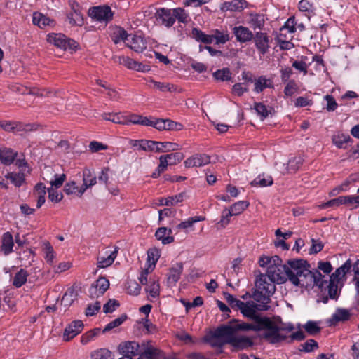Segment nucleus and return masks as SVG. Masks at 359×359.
<instances>
[{
    "label": "nucleus",
    "mask_w": 359,
    "mask_h": 359,
    "mask_svg": "<svg viewBox=\"0 0 359 359\" xmlns=\"http://www.w3.org/2000/svg\"><path fill=\"white\" fill-rule=\"evenodd\" d=\"M304 263V259H298L288 260L287 264L271 265L268 266L265 276L272 283L282 284L289 280L293 285L298 286L299 281L297 279L299 264Z\"/></svg>",
    "instance_id": "nucleus-1"
},
{
    "label": "nucleus",
    "mask_w": 359,
    "mask_h": 359,
    "mask_svg": "<svg viewBox=\"0 0 359 359\" xmlns=\"http://www.w3.org/2000/svg\"><path fill=\"white\" fill-rule=\"evenodd\" d=\"M257 323H259V331H264L262 338L271 344H277L287 340V334L294 329L292 324L278 325L268 317L258 319Z\"/></svg>",
    "instance_id": "nucleus-2"
},
{
    "label": "nucleus",
    "mask_w": 359,
    "mask_h": 359,
    "mask_svg": "<svg viewBox=\"0 0 359 359\" xmlns=\"http://www.w3.org/2000/svg\"><path fill=\"white\" fill-rule=\"evenodd\" d=\"M156 22L161 25L170 28L174 25L176 20L179 22L187 24L189 20V14L182 8H157L154 14Z\"/></svg>",
    "instance_id": "nucleus-3"
},
{
    "label": "nucleus",
    "mask_w": 359,
    "mask_h": 359,
    "mask_svg": "<svg viewBox=\"0 0 359 359\" xmlns=\"http://www.w3.org/2000/svg\"><path fill=\"white\" fill-rule=\"evenodd\" d=\"M297 268L299 269L297 279L301 287L316 285L319 288H323L327 283V281L323 280L324 276L318 269L310 270L311 265L307 261L304 260V263H301Z\"/></svg>",
    "instance_id": "nucleus-4"
},
{
    "label": "nucleus",
    "mask_w": 359,
    "mask_h": 359,
    "mask_svg": "<svg viewBox=\"0 0 359 359\" xmlns=\"http://www.w3.org/2000/svg\"><path fill=\"white\" fill-rule=\"evenodd\" d=\"M47 41L49 43L64 50H75L78 46V43L74 40L67 38L61 33L48 34Z\"/></svg>",
    "instance_id": "nucleus-5"
},
{
    "label": "nucleus",
    "mask_w": 359,
    "mask_h": 359,
    "mask_svg": "<svg viewBox=\"0 0 359 359\" xmlns=\"http://www.w3.org/2000/svg\"><path fill=\"white\" fill-rule=\"evenodd\" d=\"M88 14L93 19L100 22L107 23L113 18V13L109 6L90 8L88 10Z\"/></svg>",
    "instance_id": "nucleus-6"
},
{
    "label": "nucleus",
    "mask_w": 359,
    "mask_h": 359,
    "mask_svg": "<svg viewBox=\"0 0 359 359\" xmlns=\"http://www.w3.org/2000/svg\"><path fill=\"white\" fill-rule=\"evenodd\" d=\"M118 249L117 246H115L113 250L106 248L102 254H100L97 258V268L102 269L111 266L117 257Z\"/></svg>",
    "instance_id": "nucleus-7"
},
{
    "label": "nucleus",
    "mask_w": 359,
    "mask_h": 359,
    "mask_svg": "<svg viewBox=\"0 0 359 359\" xmlns=\"http://www.w3.org/2000/svg\"><path fill=\"white\" fill-rule=\"evenodd\" d=\"M114 60L115 62L124 65L130 69H134L142 72H148L149 70V67L148 65H145L142 63L138 62L127 56H114Z\"/></svg>",
    "instance_id": "nucleus-8"
},
{
    "label": "nucleus",
    "mask_w": 359,
    "mask_h": 359,
    "mask_svg": "<svg viewBox=\"0 0 359 359\" xmlns=\"http://www.w3.org/2000/svg\"><path fill=\"white\" fill-rule=\"evenodd\" d=\"M109 287V281L104 277H100L89 289V296L91 298L102 296Z\"/></svg>",
    "instance_id": "nucleus-9"
},
{
    "label": "nucleus",
    "mask_w": 359,
    "mask_h": 359,
    "mask_svg": "<svg viewBox=\"0 0 359 359\" xmlns=\"http://www.w3.org/2000/svg\"><path fill=\"white\" fill-rule=\"evenodd\" d=\"M258 310H259L258 304L252 301H249L244 303V306H242L240 311L243 316L252 319L254 323H257L258 319H263V317L257 314Z\"/></svg>",
    "instance_id": "nucleus-10"
},
{
    "label": "nucleus",
    "mask_w": 359,
    "mask_h": 359,
    "mask_svg": "<svg viewBox=\"0 0 359 359\" xmlns=\"http://www.w3.org/2000/svg\"><path fill=\"white\" fill-rule=\"evenodd\" d=\"M255 47L259 52L264 55L269 48V37L266 32H256L253 36Z\"/></svg>",
    "instance_id": "nucleus-11"
},
{
    "label": "nucleus",
    "mask_w": 359,
    "mask_h": 359,
    "mask_svg": "<svg viewBox=\"0 0 359 359\" xmlns=\"http://www.w3.org/2000/svg\"><path fill=\"white\" fill-rule=\"evenodd\" d=\"M210 163V156L205 154H194L184 162L186 168L202 167Z\"/></svg>",
    "instance_id": "nucleus-12"
},
{
    "label": "nucleus",
    "mask_w": 359,
    "mask_h": 359,
    "mask_svg": "<svg viewBox=\"0 0 359 359\" xmlns=\"http://www.w3.org/2000/svg\"><path fill=\"white\" fill-rule=\"evenodd\" d=\"M83 323L77 320L72 322L65 329L63 334L65 341H69L82 332Z\"/></svg>",
    "instance_id": "nucleus-13"
},
{
    "label": "nucleus",
    "mask_w": 359,
    "mask_h": 359,
    "mask_svg": "<svg viewBox=\"0 0 359 359\" xmlns=\"http://www.w3.org/2000/svg\"><path fill=\"white\" fill-rule=\"evenodd\" d=\"M266 276L261 274L256 280L255 285L257 290L263 294H273L275 292L276 287L274 283L270 281H266Z\"/></svg>",
    "instance_id": "nucleus-14"
},
{
    "label": "nucleus",
    "mask_w": 359,
    "mask_h": 359,
    "mask_svg": "<svg viewBox=\"0 0 359 359\" xmlns=\"http://www.w3.org/2000/svg\"><path fill=\"white\" fill-rule=\"evenodd\" d=\"M232 31L236 41L241 43L249 42L253 39L254 34L248 27L242 25L236 26Z\"/></svg>",
    "instance_id": "nucleus-15"
},
{
    "label": "nucleus",
    "mask_w": 359,
    "mask_h": 359,
    "mask_svg": "<svg viewBox=\"0 0 359 359\" xmlns=\"http://www.w3.org/2000/svg\"><path fill=\"white\" fill-rule=\"evenodd\" d=\"M140 346L135 341L122 342L118 346V351L125 357L132 358L139 354Z\"/></svg>",
    "instance_id": "nucleus-16"
},
{
    "label": "nucleus",
    "mask_w": 359,
    "mask_h": 359,
    "mask_svg": "<svg viewBox=\"0 0 359 359\" xmlns=\"http://www.w3.org/2000/svg\"><path fill=\"white\" fill-rule=\"evenodd\" d=\"M217 337L223 339L224 342L229 344L228 341L229 339L233 338L234 336L235 329L232 321L229 325H223L218 327L214 332Z\"/></svg>",
    "instance_id": "nucleus-17"
},
{
    "label": "nucleus",
    "mask_w": 359,
    "mask_h": 359,
    "mask_svg": "<svg viewBox=\"0 0 359 359\" xmlns=\"http://www.w3.org/2000/svg\"><path fill=\"white\" fill-rule=\"evenodd\" d=\"M247 2L245 0H232L231 1H225L220 6L222 12H235L241 11L246 7Z\"/></svg>",
    "instance_id": "nucleus-18"
},
{
    "label": "nucleus",
    "mask_w": 359,
    "mask_h": 359,
    "mask_svg": "<svg viewBox=\"0 0 359 359\" xmlns=\"http://www.w3.org/2000/svg\"><path fill=\"white\" fill-rule=\"evenodd\" d=\"M130 145L137 149L144 151L154 152V141L147 140H130Z\"/></svg>",
    "instance_id": "nucleus-19"
},
{
    "label": "nucleus",
    "mask_w": 359,
    "mask_h": 359,
    "mask_svg": "<svg viewBox=\"0 0 359 359\" xmlns=\"http://www.w3.org/2000/svg\"><path fill=\"white\" fill-rule=\"evenodd\" d=\"M18 156V152L11 148H0V162L4 165L12 164Z\"/></svg>",
    "instance_id": "nucleus-20"
},
{
    "label": "nucleus",
    "mask_w": 359,
    "mask_h": 359,
    "mask_svg": "<svg viewBox=\"0 0 359 359\" xmlns=\"http://www.w3.org/2000/svg\"><path fill=\"white\" fill-rule=\"evenodd\" d=\"M127 46L137 53H142L147 48V43L141 36L133 35Z\"/></svg>",
    "instance_id": "nucleus-21"
},
{
    "label": "nucleus",
    "mask_w": 359,
    "mask_h": 359,
    "mask_svg": "<svg viewBox=\"0 0 359 359\" xmlns=\"http://www.w3.org/2000/svg\"><path fill=\"white\" fill-rule=\"evenodd\" d=\"M32 22L41 29L45 28L46 26L53 27L55 25L53 20L39 12H34L33 13Z\"/></svg>",
    "instance_id": "nucleus-22"
},
{
    "label": "nucleus",
    "mask_w": 359,
    "mask_h": 359,
    "mask_svg": "<svg viewBox=\"0 0 359 359\" xmlns=\"http://www.w3.org/2000/svg\"><path fill=\"white\" fill-rule=\"evenodd\" d=\"M229 344H231L235 348L239 349H244L252 346L253 342L248 337H236L233 336V338L229 339L228 341Z\"/></svg>",
    "instance_id": "nucleus-23"
},
{
    "label": "nucleus",
    "mask_w": 359,
    "mask_h": 359,
    "mask_svg": "<svg viewBox=\"0 0 359 359\" xmlns=\"http://www.w3.org/2000/svg\"><path fill=\"white\" fill-rule=\"evenodd\" d=\"M266 18L264 15L259 13H251L249 17L248 24L255 31L262 30L265 25Z\"/></svg>",
    "instance_id": "nucleus-24"
},
{
    "label": "nucleus",
    "mask_w": 359,
    "mask_h": 359,
    "mask_svg": "<svg viewBox=\"0 0 359 359\" xmlns=\"http://www.w3.org/2000/svg\"><path fill=\"white\" fill-rule=\"evenodd\" d=\"M14 246L13 238L10 232H6L3 234L1 238V251L4 255H8L13 252Z\"/></svg>",
    "instance_id": "nucleus-25"
},
{
    "label": "nucleus",
    "mask_w": 359,
    "mask_h": 359,
    "mask_svg": "<svg viewBox=\"0 0 359 359\" xmlns=\"http://www.w3.org/2000/svg\"><path fill=\"white\" fill-rule=\"evenodd\" d=\"M83 184L80 187V195H82L85 191L97 182V178L95 175H93L90 170H85L83 172Z\"/></svg>",
    "instance_id": "nucleus-26"
},
{
    "label": "nucleus",
    "mask_w": 359,
    "mask_h": 359,
    "mask_svg": "<svg viewBox=\"0 0 359 359\" xmlns=\"http://www.w3.org/2000/svg\"><path fill=\"white\" fill-rule=\"evenodd\" d=\"M154 152L165 153L179 149V145L170 142H157L154 141Z\"/></svg>",
    "instance_id": "nucleus-27"
},
{
    "label": "nucleus",
    "mask_w": 359,
    "mask_h": 359,
    "mask_svg": "<svg viewBox=\"0 0 359 359\" xmlns=\"http://www.w3.org/2000/svg\"><path fill=\"white\" fill-rule=\"evenodd\" d=\"M182 271L183 265L182 263H177L176 265L170 268L168 274V283L170 285H175L180 280Z\"/></svg>",
    "instance_id": "nucleus-28"
},
{
    "label": "nucleus",
    "mask_w": 359,
    "mask_h": 359,
    "mask_svg": "<svg viewBox=\"0 0 359 359\" xmlns=\"http://www.w3.org/2000/svg\"><path fill=\"white\" fill-rule=\"evenodd\" d=\"M303 163V159L300 156H295L290 158L288 161L287 166L283 167V169L280 170L283 174L287 172H295L302 166ZM283 166L285 165L283 164Z\"/></svg>",
    "instance_id": "nucleus-29"
},
{
    "label": "nucleus",
    "mask_w": 359,
    "mask_h": 359,
    "mask_svg": "<svg viewBox=\"0 0 359 359\" xmlns=\"http://www.w3.org/2000/svg\"><path fill=\"white\" fill-rule=\"evenodd\" d=\"M332 140L333 144L339 149H346L348 143L353 141L348 135L343 133L334 135L332 137Z\"/></svg>",
    "instance_id": "nucleus-30"
},
{
    "label": "nucleus",
    "mask_w": 359,
    "mask_h": 359,
    "mask_svg": "<svg viewBox=\"0 0 359 359\" xmlns=\"http://www.w3.org/2000/svg\"><path fill=\"white\" fill-rule=\"evenodd\" d=\"M192 37L197 41L205 44H211L214 40L212 34H206L198 28H193L191 30Z\"/></svg>",
    "instance_id": "nucleus-31"
},
{
    "label": "nucleus",
    "mask_w": 359,
    "mask_h": 359,
    "mask_svg": "<svg viewBox=\"0 0 359 359\" xmlns=\"http://www.w3.org/2000/svg\"><path fill=\"white\" fill-rule=\"evenodd\" d=\"M235 332L239 330H243V331H248V330H253L258 332L259 331V323H240L238 320H233L232 321Z\"/></svg>",
    "instance_id": "nucleus-32"
},
{
    "label": "nucleus",
    "mask_w": 359,
    "mask_h": 359,
    "mask_svg": "<svg viewBox=\"0 0 359 359\" xmlns=\"http://www.w3.org/2000/svg\"><path fill=\"white\" fill-rule=\"evenodd\" d=\"M139 359H164V355L158 349L149 347L140 355Z\"/></svg>",
    "instance_id": "nucleus-33"
},
{
    "label": "nucleus",
    "mask_w": 359,
    "mask_h": 359,
    "mask_svg": "<svg viewBox=\"0 0 359 359\" xmlns=\"http://www.w3.org/2000/svg\"><path fill=\"white\" fill-rule=\"evenodd\" d=\"M271 295L268 294H263L261 292H259L257 290L254 294L255 299L260 302L261 304H258L259 311H266L269 309V306L268 304L269 303L270 299L269 297Z\"/></svg>",
    "instance_id": "nucleus-34"
},
{
    "label": "nucleus",
    "mask_w": 359,
    "mask_h": 359,
    "mask_svg": "<svg viewBox=\"0 0 359 359\" xmlns=\"http://www.w3.org/2000/svg\"><path fill=\"white\" fill-rule=\"evenodd\" d=\"M78 294L76 290L72 287L67 289L64 295L62 297L61 303L65 307H69L72 304L74 300L76 299Z\"/></svg>",
    "instance_id": "nucleus-35"
},
{
    "label": "nucleus",
    "mask_w": 359,
    "mask_h": 359,
    "mask_svg": "<svg viewBox=\"0 0 359 359\" xmlns=\"http://www.w3.org/2000/svg\"><path fill=\"white\" fill-rule=\"evenodd\" d=\"M255 89L254 90L259 93L264 88H273V83L270 79H267L265 76H261L255 80Z\"/></svg>",
    "instance_id": "nucleus-36"
},
{
    "label": "nucleus",
    "mask_w": 359,
    "mask_h": 359,
    "mask_svg": "<svg viewBox=\"0 0 359 359\" xmlns=\"http://www.w3.org/2000/svg\"><path fill=\"white\" fill-rule=\"evenodd\" d=\"M155 236L157 240L161 241L163 245L170 244L174 242L172 236H167V227H159L157 229Z\"/></svg>",
    "instance_id": "nucleus-37"
},
{
    "label": "nucleus",
    "mask_w": 359,
    "mask_h": 359,
    "mask_svg": "<svg viewBox=\"0 0 359 359\" xmlns=\"http://www.w3.org/2000/svg\"><path fill=\"white\" fill-rule=\"evenodd\" d=\"M249 205V203L245 201H240L233 203L229 209H227L228 214L238 215L241 214Z\"/></svg>",
    "instance_id": "nucleus-38"
},
{
    "label": "nucleus",
    "mask_w": 359,
    "mask_h": 359,
    "mask_svg": "<svg viewBox=\"0 0 359 359\" xmlns=\"http://www.w3.org/2000/svg\"><path fill=\"white\" fill-rule=\"evenodd\" d=\"M28 276V272L25 269H21L15 273L13 280V285L17 288L22 287L27 282Z\"/></svg>",
    "instance_id": "nucleus-39"
},
{
    "label": "nucleus",
    "mask_w": 359,
    "mask_h": 359,
    "mask_svg": "<svg viewBox=\"0 0 359 359\" xmlns=\"http://www.w3.org/2000/svg\"><path fill=\"white\" fill-rule=\"evenodd\" d=\"M254 109L260 116L261 120L265 119L273 110L272 107H268L262 102H255Z\"/></svg>",
    "instance_id": "nucleus-40"
},
{
    "label": "nucleus",
    "mask_w": 359,
    "mask_h": 359,
    "mask_svg": "<svg viewBox=\"0 0 359 359\" xmlns=\"http://www.w3.org/2000/svg\"><path fill=\"white\" fill-rule=\"evenodd\" d=\"M205 341L208 342L212 348H222L225 344H228L224 342L223 339L216 336L214 332L210 335H208L204 339Z\"/></svg>",
    "instance_id": "nucleus-41"
},
{
    "label": "nucleus",
    "mask_w": 359,
    "mask_h": 359,
    "mask_svg": "<svg viewBox=\"0 0 359 359\" xmlns=\"http://www.w3.org/2000/svg\"><path fill=\"white\" fill-rule=\"evenodd\" d=\"M67 18L69 23L72 26H82L83 24V17L81 11L70 12Z\"/></svg>",
    "instance_id": "nucleus-42"
},
{
    "label": "nucleus",
    "mask_w": 359,
    "mask_h": 359,
    "mask_svg": "<svg viewBox=\"0 0 359 359\" xmlns=\"http://www.w3.org/2000/svg\"><path fill=\"white\" fill-rule=\"evenodd\" d=\"M351 316L350 312L345 309H337L336 312L332 315L331 321L337 323L339 321H346Z\"/></svg>",
    "instance_id": "nucleus-43"
},
{
    "label": "nucleus",
    "mask_w": 359,
    "mask_h": 359,
    "mask_svg": "<svg viewBox=\"0 0 359 359\" xmlns=\"http://www.w3.org/2000/svg\"><path fill=\"white\" fill-rule=\"evenodd\" d=\"M6 177L9 179L11 182L16 187H20L25 182V175L23 172H8Z\"/></svg>",
    "instance_id": "nucleus-44"
},
{
    "label": "nucleus",
    "mask_w": 359,
    "mask_h": 359,
    "mask_svg": "<svg viewBox=\"0 0 359 359\" xmlns=\"http://www.w3.org/2000/svg\"><path fill=\"white\" fill-rule=\"evenodd\" d=\"M184 193H180L179 194H177L175 196H170L166 198H161L160 200V205H174L178 203L179 202H182L184 199Z\"/></svg>",
    "instance_id": "nucleus-45"
},
{
    "label": "nucleus",
    "mask_w": 359,
    "mask_h": 359,
    "mask_svg": "<svg viewBox=\"0 0 359 359\" xmlns=\"http://www.w3.org/2000/svg\"><path fill=\"white\" fill-rule=\"evenodd\" d=\"M149 81L152 83L155 88L161 92H174L177 88L175 85L170 83L158 82L150 79Z\"/></svg>",
    "instance_id": "nucleus-46"
},
{
    "label": "nucleus",
    "mask_w": 359,
    "mask_h": 359,
    "mask_svg": "<svg viewBox=\"0 0 359 359\" xmlns=\"http://www.w3.org/2000/svg\"><path fill=\"white\" fill-rule=\"evenodd\" d=\"M103 119L118 124H126V118L119 114L104 113L102 115Z\"/></svg>",
    "instance_id": "nucleus-47"
},
{
    "label": "nucleus",
    "mask_w": 359,
    "mask_h": 359,
    "mask_svg": "<svg viewBox=\"0 0 359 359\" xmlns=\"http://www.w3.org/2000/svg\"><path fill=\"white\" fill-rule=\"evenodd\" d=\"M213 77L221 81H229L231 79V73L229 68H222L215 72Z\"/></svg>",
    "instance_id": "nucleus-48"
},
{
    "label": "nucleus",
    "mask_w": 359,
    "mask_h": 359,
    "mask_svg": "<svg viewBox=\"0 0 359 359\" xmlns=\"http://www.w3.org/2000/svg\"><path fill=\"white\" fill-rule=\"evenodd\" d=\"M43 250L45 253V259L48 263L52 264L55 258L54 250L49 242H45L43 244Z\"/></svg>",
    "instance_id": "nucleus-49"
},
{
    "label": "nucleus",
    "mask_w": 359,
    "mask_h": 359,
    "mask_svg": "<svg viewBox=\"0 0 359 359\" xmlns=\"http://www.w3.org/2000/svg\"><path fill=\"white\" fill-rule=\"evenodd\" d=\"M296 25L295 18L294 16L290 17L285 25L280 29L279 34L284 33L285 30H287L290 34L294 33L297 30Z\"/></svg>",
    "instance_id": "nucleus-50"
},
{
    "label": "nucleus",
    "mask_w": 359,
    "mask_h": 359,
    "mask_svg": "<svg viewBox=\"0 0 359 359\" xmlns=\"http://www.w3.org/2000/svg\"><path fill=\"white\" fill-rule=\"evenodd\" d=\"M204 219L205 218L201 216H195L193 217H190L188 219L182 222L180 224H179L177 226V228L178 229H186L187 228L191 227L196 222L203 221Z\"/></svg>",
    "instance_id": "nucleus-51"
},
{
    "label": "nucleus",
    "mask_w": 359,
    "mask_h": 359,
    "mask_svg": "<svg viewBox=\"0 0 359 359\" xmlns=\"http://www.w3.org/2000/svg\"><path fill=\"white\" fill-rule=\"evenodd\" d=\"M273 184V179L271 176H268L266 178L263 176L259 175L256 179H255L251 184L252 186H260V187H267L270 186Z\"/></svg>",
    "instance_id": "nucleus-52"
},
{
    "label": "nucleus",
    "mask_w": 359,
    "mask_h": 359,
    "mask_svg": "<svg viewBox=\"0 0 359 359\" xmlns=\"http://www.w3.org/2000/svg\"><path fill=\"white\" fill-rule=\"evenodd\" d=\"M127 318L126 315H122L120 317L116 318L115 320H112L109 323H108L104 330H102L103 333H105L107 332H109L112 329L118 327L121 325Z\"/></svg>",
    "instance_id": "nucleus-53"
},
{
    "label": "nucleus",
    "mask_w": 359,
    "mask_h": 359,
    "mask_svg": "<svg viewBox=\"0 0 359 359\" xmlns=\"http://www.w3.org/2000/svg\"><path fill=\"white\" fill-rule=\"evenodd\" d=\"M304 328L306 332L310 335H315L318 333L321 328L318 325L317 322L309 320L304 325Z\"/></svg>",
    "instance_id": "nucleus-54"
},
{
    "label": "nucleus",
    "mask_w": 359,
    "mask_h": 359,
    "mask_svg": "<svg viewBox=\"0 0 359 359\" xmlns=\"http://www.w3.org/2000/svg\"><path fill=\"white\" fill-rule=\"evenodd\" d=\"M282 36H284V33L278 34L276 36V40L279 44V47L281 50H288L294 48V44L287 41V39H282Z\"/></svg>",
    "instance_id": "nucleus-55"
},
{
    "label": "nucleus",
    "mask_w": 359,
    "mask_h": 359,
    "mask_svg": "<svg viewBox=\"0 0 359 359\" xmlns=\"http://www.w3.org/2000/svg\"><path fill=\"white\" fill-rule=\"evenodd\" d=\"M318 348V344L314 339H309L305 343L300 345L299 351L309 353Z\"/></svg>",
    "instance_id": "nucleus-56"
},
{
    "label": "nucleus",
    "mask_w": 359,
    "mask_h": 359,
    "mask_svg": "<svg viewBox=\"0 0 359 359\" xmlns=\"http://www.w3.org/2000/svg\"><path fill=\"white\" fill-rule=\"evenodd\" d=\"M160 252L156 248H152L148 250L147 261L148 262H151V264H149V267H151V265L155 266L158 258L160 257Z\"/></svg>",
    "instance_id": "nucleus-57"
},
{
    "label": "nucleus",
    "mask_w": 359,
    "mask_h": 359,
    "mask_svg": "<svg viewBox=\"0 0 359 359\" xmlns=\"http://www.w3.org/2000/svg\"><path fill=\"white\" fill-rule=\"evenodd\" d=\"M212 35L213 37V40L216 41V44H224L226 42L229 41L230 39L229 34H224L218 29L215 30L214 34Z\"/></svg>",
    "instance_id": "nucleus-58"
},
{
    "label": "nucleus",
    "mask_w": 359,
    "mask_h": 359,
    "mask_svg": "<svg viewBox=\"0 0 359 359\" xmlns=\"http://www.w3.org/2000/svg\"><path fill=\"white\" fill-rule=\"evenodd\" d=\"M342 204L347 205L348 206H353L356 204L354 207L357 208L359 205V195L357 196H341Z\"/></svg>",
    "instance_id": "nucleus-59"
},
{
    "label": "nucleus",
    "mask_w": 359,
    "mask_h": 359,
    "mask_svg": "<svg viewBox=\"0 0 359 359\" xmlns=\"http://www.w3.org/2000/svg\"><path fill=\"white\" fill-rule=\"evenodd\" d=\"M165 156L168 159L170 165H176L184 158L183 154L180 152L165 154Z\"/></svg>",
    "instance_id": "nucleus-60"
},
{
    "label": "nucleus",
    "mask_w": 359,
    "mask_h": 359,
    "mask_svg": "<svg viewBox=\"0 0 359 359\" xmlns=\"http://www.w3.org/2000/svg\"><path fill=\"white\" fill-rule=\"evenodd\" d=\"M100 332V330L99 328H96V329L92 330L89 332H87L86 333L83 334L81 336V342L83 344H86L90 341H91L95 336L98 335Z\"/></svg>",
    "instance_id": "nucleus-61"
},
{
    "label": "nucleus",
    "mask_w": 359,
    "mask_h": 359,
    "mask_svg": "<svg viewBox=\"0 0 359 359\" xmlns=\"http://www.w3.org/2000/svg\"><path fill=\"white\" fill-rule=\"evenodd\" d=\"M64 191L68 195L74 194L79 196H82L80 195V187L76 186L74 182L67 183L65 186Z\"/></svg>",
    "instance_id": "nucleus-62"
},
{
    "label": "nucleus",
    "mask_w": 359,
    "mask_h": 359,
    "mask_svg": "<svg viewBox=\"0 0 359 359\" xmlns=\"http://www.w3.org/2000/svg\"><path fill=\"white\" fill-rule=\"evenodd\" d=\"M338 283L339 282L330 279V283L327 285L328 294L330 298L332 299H337Z\"/></svg>",
    "instance_id": "nucleus-63"
},
{
    "label": "nucleus",
    "mask_w": 359,
    "mask_h": 359,
    "mask_svg": "<svg viewBox=\"0 0 359 359\" xmlns=\"http://www.w3.org/2000/svg\"><path fill=\"white\" fill-rule=\"evenodd\" d=\"M120 306L118 301L116 299H109L103 306V311L105 313H112Z\"/></svg>",
    "instance_id": "nucleus-64"
}]
</instances>
